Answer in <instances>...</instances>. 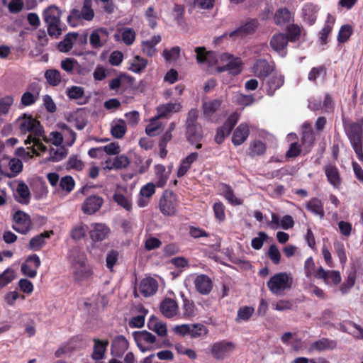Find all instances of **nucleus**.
Here are the masks:
<instances>
[{
	"mask_svg": "<svg viewBox=\"0 0 363 363\" xmlns=\"http://www.w3.org/2000/svg\"><path fill=\"white\" fill-rule=\"evenodd\" d=\"M195 52L199 63L206 62L210 67H215L217 72L228 71L230 74L237 75L242 70L241 60L228 53L207 52L204 47L196 48Z\"/></svg>",
	"mask_w": 363,
	"mask_h": 363,
	"instance_id": "1",
	"label": "nucleus"
},
{
	"mask_svg": "<svg viewBox=\"0 0 363 363\" xmlns=\"http://www.w3.org/2000/svg\"><path fill=\"white\" fill-rule=\"evenodd\" d=\"M19 129L22 133H29V135L25 140L26 145H31L33 153L40 155V152H44L47 147L40 140V136L43 135V128L39 121L31 116L24 114L17 120Z\"/></svg>",
	"mask_w": 363,
	"mask_h": 363,
	"instance_id": "2",
	"label": "nucleus"
},
{
	"mask_svg": "<svg viewBox=\"0 0 363 363\" xmlns=\"http://www.w3.org/2000/svg\"><path fill=\"white\" fill-rule=\"evenodd\" d=\"M67 259L75 283L82 284L91 278L93 270L88 264L87 257L84 251L77 247H73L69 251Z\"/></svg>",
	"mask_w": 363,
	"mask_h": 363,
	"instance_id": "3",
	"label": "nucleus"
},
{
	"mask_svg": "<svg viewBox=\"0 0 363 363\" xmlns=\"http://www.w3.org/2000/svg\"><path fill=\"white\" fill-rule=\"evenodd\" d=\"M345 132L357 157L359 160H363V120L349 124L345 128Z\"/></svg>",
	"mask_w": 363,
	"mask_h": 363,
	"instance_id": "4",
	"label": "nucleus"
},
{
	"mask_svg": "<svg viewBox=\"0 0 363 363\" xmlns=\"http://www.w3.org/2000/svg\"><path fill=\"white\" fill-rule=\"evenodd\" d=\"M61 11L55 6H50L43 11V18L50 36L58 38L62 34Z\"/></svg>",
	"mask_w": 363,
	"mask_h": 363,
	"instance_id": "5",
	"label": "nucleus"
},
{
	"mask_svg": "<svg viewBox=\"0 0 363 363\" xmlns=\"http://www.w3.org/2000/svg\"><path fill=\"white\" fill-rule=\"evenodd\" d=\"M211 356L218 362L224 361L230 357L236 350V344L230 340H222L213 342L210 346Z\"/></svg>",
	"mask_w": 363,
	"mask_h": 363,
	"instance_id": "6",
	"label": "nucleus"
},
{
	"mask_svg": "<svg viewBox=\"0 0 363 363\" xmlns=\"http://www.w3.org/2000/svg\"><path fill=\"white\" fill-rule=\"evenodd\" d=\"M293 277L286 272H280L274 274L267 282V286L271 292L276 295L283 294L285 290L291 288Z\"/></svg>",
	"mask_w": 363,
	"mask_h": 363,
	"instance_id": "7",
	"label": "nucleus"
},
{
	"mask_svg": "<svg viewBox=\"0 0 363 363\" xmlns=\"http://www.w3.org/2000/svg\"><path fill=\"white\" fill-rule=\"evenodd\" d=\"M22 169L23 163L19 159L2 157L0 159V181L4 177H16Z\"/></svg>",
	"mask_w": 363,
	"mask_h": 363,
	"instance_id": "8",
	"label": "nucleus"
},
{
	"mask_svg": "<svg viewBox=\"0 0 363 363\" xmlns=\"http://www.w3.org/2000/svg\"><path fill=\"white\" fill-rule=\"evenodd\" d=\"M160 209L165 216H172L177 207V196L172 191H165L160 200Z\"/></svg>",
	"mask_w": 363,
	"mask_h": 363,
	"instance_id": "9",
	"label": "nucleus"
},
{
	"mask_svg": "<svg viewBox=\"0 0 363 363\" xmlns=\"http://www.w3.org/2000/svg\"><path fill=\"white\" fill-rule=\"evenodd\" d=\"M189 279L193 280L196 291L202 295H208L213 289V282L206 274L191 275Z\"/></svg>",
	"mask_w": 363,
	"mask_h": 363,
	"instance_id": "10",
	"label": "nucleus"
},
{
	"mask_svg": "<svg viewBox=\"0 0 363 363\" xmlns=\"http://www.w3.org/2000/svg\"><path fill=\"white\" fill-rule=\"evenodd\" d=\"M91 7V0H84L81 11L74 9L71 11L70 15L67 17L68 22L71 23L72 19L82 18L86 21L92 20L94 16V12Z\"/></svg>",
	"mask_w": 363,
	"mask_h": 363,
	"instance_id": "11",
	"label": "nucleus"
},
{
	"mask_svg": "<svg viewBox=\"0 0 363 363\" xmlns=\"http://www.w3.org/2000/svg\"><path fill=\"white\" fill-rule=\"evenodd\" d=\"M161 313L167 318H172L179 315V308L175 299L166 297L160 303Z\"/></svg>",
	"mask_w": 363,
	"mask_h": 363,
	"instance_id": "12",
	"label": "nucleus"
},
{
	"mask_svg": "<svg viewBox=\"0 0 363 363\" xmlns=\"http://www.w3.org/2000/svg\"><path fill=\"white\" fill-rule=\"evenodd\" d=\"M14 223L13 228L21 234L27 233L31 227V221L29 216L23 211H17L13 215Z\"/></svg>",
	"mask_w": 363,
	"mask_h": 363,
	"instance_id": "13",
	"label": "nucleus"
},
{
	"mask_svg": "<svg viewBox=\"0 0 363 363\" xmlns=\"http://www.w3.org/2000/svg\"><path fill=\"white\" fill-rule=\"evenodd\" d=\"M109 32L105 28L94 29L89 37V43L93 48H102L108 40Z\"/></svg>",
	"mask_w": 363,
	"mask_h": 363,
	"instance_id": "14",
	"label": "nucleus"
},
{
	"mask_svg": "<svg viewBox=\"0 0 363 363\" xmlns=\"http://www.w3.org/2000/svg\"><path fill=\"white\" fill-rule=\"evenodd\" d=\"M238 118V115L235 113L230 115L223 125L217 130L215 140L218 144L222 143L225 138L230 133L233 127L237 123Z\"/></svg>",
	"mask_w": 363,
	"mask_h": 363,
	"instance_id": "15",
	"label": "nucleus"
},
{
	"mask_svg": "<svg viewBox=\"0 0 363 363\" xmlns=\"http://www.w3.org/2000/svg\"><path fill=\"white\" fill-rule=\"evenodd\" d=\"M111 230L108 225L101 223H94L91 224L89 235L91 239L94 242L102 241L106 239Z\"/></svg>",
	"mask_w": 363,
	"mask_h": 363,
	"instance_id": "16",
	"label": "nucleus"
},
{
	"mask_svg": "<svg viewBox=\"0 0 363 363\" xmlns=\"http://www.w3.org/2000/svg\"><path fill=\"white\" fill-rule=\"evenodd\" d=\"M156 186L154 183L149 182L141 187L137 201L139 207L144 208L150 203L152 196L155 193Z\"/></svg>",
	"mask_w": 363,
	"mask_h": 363,
	"instance_id": "17",
	"label": "nucleus"
},
{
	"mask_svg": "<svg viewBox=\"0 0 363 363\" xmlns=\"http://www.w3.org/2000/svg\"><path fill=\"white\" fill-rule=\"evenodd\" d=\"M155 340V336L146 330L140 332L135 337L137 345L143 352L150 350Z\"/></svg>",
	"mask_w": 363,
	"mask_h": 363,
	"instance_id": "18",
	"label": "nucleus"
},
{
	"mask_svg": "<svg viewBox=\"0 0 363 363\" xmlns=\"http://www.w3.org/2000/svg\"><path fill=\"white\" fill-rule=\"evenodd\" d=\"M221 104L222 100L220 99L203 100L201 107L203 116L207 120H212Z\"/></svg>",
	"mask_w": 363,
	"mask_h": 363,
	"instance_id": "19",
	"label": "nucleus"
},
{
	"mask_svg": "<svg viewBox=\"0 0 363 363\" xmlns=\"http://www.w3.org/2000/svg\"><path fill=\"white\" fill-rule=\"evenodd\" d=\"M288 40V37L286 35L282 33L275 34L271 39L270 45L281 57H285Z\"/></svg>",
	"mask_w": 363,
	"mask_h": 363,
	"instance_id": "20",
	"label": "nucleus"
},
{
	"mask_svg": "<svg viewBox=\"0 0 363 363\" xmlns=\"http://www.w3.org/2000/svg\"><path fill=\"white\" fill-rule=\"evenodd\" d=\"M315 277L323 279L328 285H337L341 281V276L337 271H326L323 267L316 271Z\"/></svg>",
	"mask_w": 363,
	"mask_h": 363,
	"instance_id": "21",
	"label": "nucleus"
},
{
	"mask_svg": "<svg viewBox=\"0 0 363 363\" xmlns=\"http://www.w3.org/2000/svg\"><path fill=\"white\" fill-rule=\"evenodd\" d=\"M104 200L98 196H91L86 198L82 204V211L85 214H93L98 211L103 205Z\"/></svg>",
	"mask_w": 363,
	"mask_h": 363,
	"instance_id": "22",
	"label": "nucleus"
},
{
	"mask_svg": "<svg viewBox=\"0 0 363 363\" xmlns=\"http://www.w3.org/2000/svg\"><path fill=\"white\" fill-rule=\"evenodd\" d=\"M158 289L157 281L152 277L144 278L140 283L139 291L145 296L154 295Z\"/></svg>",
	"mask_w": 363,
	"mask_h": 363,
	"instance_id": "23",
	"label": "nucleus"
},
{
	"mask_svg": "<svg viewBox=\"0 0 363 363\" xmlns=\"http://www.w3.org/2000/svg\"><path fill=\"white\" fill-rule=\"evenodd\" d=\"M257 21L255 19L247 21L245 25L240 26L236 30L228 33H225L223 36L226 37L228 35L230 38H236L238 37H242L245 35L252 33L254 32L257 27Z\"/></svg>",
	"mask_w": 363,
	"mask_h": 363,
	"instance_id": "24",
	"label": "nucleus"
},
{
	"mask_svg": "<svg viewBox=\"0 0 363 363\" xmlns=\"http://www.w3.org/2000/svg\"><path fill=\"white\" fill-rule=\"evenodd\" d=\"M40 89L37 84H32L29 90L23 94L21 99L22 106H29L34 104L39 99Z\"/></svg>",
	"mask_w": 363,
	"mask_h": 363,
	"instance_id": "25",
	"label": "nucleus"
},
{
	"mask_svg": "<svg viewBox=\"0 0 363 363\" xmlns=\"http://www.w3.org/2000/svg\"><path fill=\"white\" fill-rule=\"evenodd\" d=\"M324 172L328 182L334 188L339 189L341 186L342 179L337 167L334 164H328L324 167Z\"/></svg>",
	"mask_w": 363,
	"mask_h": 363,
	"instance_id": "26",
	"label": "nucleus"
},
{
	"mask_svg": "<svg viewBox=\"0 0 363 363\" xmlns=\"http://www.w3.org/2000/svg\"><path fill=\"white\" fill-rule=\"evenodd\" d=\"M116 41H122L126 45H132L135 39V32L130 28H121L117 30L114 34Z\"/></svg>",
	"mask_w": 363,
	"mask_h": 363,
	"instance_id": "27",
	"label": "nucleus"
},
{
	"mask_svg": "<svg viewBox=\"0 0 363 363\" xmlns=\"http://www.w3.org/2000/svg\"><path fill=\"white\" fill-rule=\"evenodd\" d=\"M274 69L272 65L266 60H258L252 67V72L257 77H266Z\"/></svg>",
	"mask_w": 363,
	"mask_h": 363,
	"instance_id": "28",
	"label": "nucleus"
},
{
	"mask_svg": "<svg viewBox=\"0 0 363 363\" xmlns=\"http://www.w3.org/2000/svg\"><path fill=\"white\" fill-rule=\"evenodd\" d=\"M127 131V125L125 121L116 118L110 123L111 135L116 139H121Z\"/></svg>",
	"mask_w": 363,
	"mask_h": 363,
	"instance_id": "29",
	"label": "nucleus"
},
{
	"mask_svg": "<svg viewBox=\"0 0 363 363\" xmlns=\"http://www.w3.org/2000/svg\"><path fill=\"white\" fill-rule=\"evenodd\" d=\"M113 201L118 205L127 211L132 208V201L130 195L125 190L118 189L113 196Z\"/></svg>",
	"mask_w": 363,
	"mask_h": 363,
	"instance_id": "30",
	"label": "nucleus"
},
{
	"mask_svg": "<svg viewBox=\"0 0 363 363\" xmlns=\"http://www.w3.org/2000/svg\"><path fill=\"white\" fill-rule=\"evenodd\" d=\"M335 22V18L328 14L323 28L319 32L318 40L321 45H325L328 42V37L330 34Z\"/></svg>",
	"mask_w": 363,
	"mask_h": 363,
	"instance_id": "31",
	"label": "nucleus"
},
{
	"mask_svg": "<svg viewBox=\"0 0 363 363\" xmlns=\"http://www.w3.org/2000/svg\"><path fill=\"white\" fill-rule=\"evenodd\" d=\"M250 130L247 124L241 123L235 130L232 142L235 145L242 144L248 138Z\"/></svg>",
	"mask_w": 363,
	"mask_h": 363,
	"instance_id": "32",
	"label": "nucleus"
},
{
	"mask_svg": "<svg viewBox=\"0 0 363 363\" xmlns=\"http://www.w3.org/2000/svg\"><path fill=\"white\" fill-rule=\"evenodd\" d=\"M181 108L182 105L179 102H170L159 106L157 111L158 117L164 118L171 113L179 112Z\"/></svg>",
	"mask_w": 363,
	"mask_h": 363,
	"instance_id": "33",
	"label": "nucleus"
},
{
	"mask_svg": "<svg viewBox=\"0 0 363 363\" xmlns=\"http://www.w3.org/2000/svg\"><path fill=\"white\" fill-rule=\"evenodd\" d=\"M198 157L199 155L197 152H192L183 159L177 170V177H182L184 176L190 169L191 164L197 160Z\"/></svg>",
	"mask_w": 363,
	"mask_h": 363,
	"instance_id": "34",
	"label": "nucleus"
},
{
	"mask_svg": "<svg viewBox=\"0 0 363 363\" xmlns=\"http://www.w3.org/2000/svg\"><path fill=\"white\" fill-rule=\"evenodd\" d=\"M147 326L150 330L154 331L161 337L166 336L167 333L166 324L162 321L158 320V318L155 316H152L149 319Z\"/></svg>",
	"mask_w": 363,
	"mask_h": 363,
	"instance_id": "35",
	"label": "nucleus"
},
{
	"mask_svg": "<svg viewBox=\"0 0 363 363\" xmlns=\"http://www.w3.org/2000/svg\"><path fill=\"white\" fill-rule=\"evenodd\" d=\"M16 197L17 201L23 204L29 203L30 193L28 186L23 182L19 181L16 188Z\"/></svg>",
	"mask_w": 363,
	"mask_h": 363,
	"instance_id": "36",
	"label": "nucleus"
},
{
	"mask_svg": "<svg viewBox=\"0 0 363 363\" xmlns=\"http://www.w3.org/2000/svg\"><path fill=\"white\" fill-rule=\"evenodd\" d=\"M94 350L91 354V357L96 361L102 359L106 351V347L108 345V340H99L97 339L94 340Z\"/></svg>",
	"mask_w": 363,
	"mask_h": 363,
	"instance_id": "37",
	"label": "nucleus"
},
{
	"mask_svg": "<svg viewBox=\"0 0 363 363\" xmlns=\"http://www.w3.org/2000/svg\"><path fill=\"white\" fill-rule=\"evenodd\" d=\"M53 234L52 230L45 231L44 233L33 237L29 242L30 250L36 251L40 250L45 243V239H48Z\"/></svg>",
	"mask_w": 363,
	"mask_h": 363,
	"instance_id": "38",
	"label": "nucleus"
},
{
	"mask_svg": "<svg viewBox=\"0 0 363 363\" xmlns=\"http://www.w3.org/2000/svg\"><path fill=\"white\" fill-rule=\"evenodd\" d=\"M307 209L312 213L318 216L320 219L323 218L325 211L323 202L317 199H311L306 204Z\"/></svg>",
	"mask_w": 363,
	"mask_h": 363,
	"instance_id": "39",
	"label": "nucleus"
},
{
	"mask_svg": "<svg viewBox=\"0 0 363 363\" xmlns=\"http://www.w3.org/2000/svg\"><path fill=\"white\" fill-rule=\"evenodd\" d=\"M336 347V342L334 340L328 339H320L311 345L310 351H323L325 350H333Z\"/></svg>",
	"mask_w": 363,
	"mask_h": 363,
	"instance_id": "40",
	"label": "nucleus"
},
{
	"mask_svg": "<svg viewBox=\"0 0 363 363\" xmlns=\"http://www.w3.org/2000/svg\"><path fill=\"white\" fill-rule=\"evenodd\" d=\"M77 34L75 33H69L67 34L61 42L58 44V50L62 52H69L73 47L77 40Z\"/></svg>",
	"mask_w": 363,
	"mask_h": 363,
	"instance_id": "41",
	"label": "nucleus"
},
{
	"mask_svg": "<svg viewBox=\"0 0 363 363\" xmlns=\"http://www.w3.org/2000/svg\"><path fill=\"white\" fill-rule=\"evenodd\" d=\"M161 40L160 35H155L151 40L142 43V50L148 56H152L156 52L155 45Z\"/></svg>",
	"mask_w": 363,
	"mask_h": 363,
	"instance_id": "42",
	"label": "nucleus"
},
{
	"mask_svg": "<svg viewBox=\"0 0 363 363\" xmlns=\"http://www.w3.org/2000/svg\"><path fill=\"white\" fill-rule=\"evenodd\" d=\"M284 84V77L281 74H276L273 75L268 81L267 89V94L272 96L274 91Z\"/></svg>",
	"mask_w": 363,
	"mask_h": 363,
	"instance_id": "43",
	"label": "nucleus"
},
{
	"mask_svg": "<svg viewBox=\"0 0 363 363\" xmlns=\"http://www.w3.org/2000/svg\"><path fill=\"white\" fill-rule=\"evenodd\" d=\"M161 117H158V115L152 118L149 124L146 126L145 133L150 137L156 136L162 129V124L159 121Z\"/></svg>",
	"mask_w": 363,
	"mask_h": 363,
	"instance_id": "44",
	"label": "nucleus"
},
{
	"mask_svg": "<svg viewBox=\"0 0 363 363\" xmlns=\"http://www.w3.org/2000/svg\"><path fill=\"white\" fill-rule=\"evenodd\" d=\"M180 296L183 300L182 310L184 318H191L196 315V308L194 303L189 300L183 292H180Z\"/></svg>",
	"mask_w": 363,
	"mask_h": 363,
	"instance_id": "45",
	"label": "nucleus"
},
{
	"mask_svg": "<svg viewBox=\"0 0 363 363\" xmlns=\"http://www.w3.org/2000/svg\"><path fill=\"white\" fill-rule=\"evenodd\" d=\"M49 157L47 161L58 162L63 160L67 155V150L62 146L51 147L49 151Z\"/></svg>",
	"mask_w": 363,
	"mask_h": 363,
	"instance_id": "46",
	"label": "nucleus"
},
{
	"mask_svg": "<svg viewBox=\"0 0 363 363\" xmlns=\"http://www.w3.org/2000/svg\"><path fill=\"white\" fill-rule=\"evenodd\" d=\"M155 172L157 179V186H164L169 178V173L166 171L165 167L162 164H157L155 167Z\"/></svg>",
	"mask_w": 363,
	"mask_h": 363,
	"instance_id": "47",
	"label": "nucleus"
},
{
	"mask_svg": "<svg viewBox=\"0 0 363 363\" xmlns=\"http://www.w3.org/2000/svg\"><path fill=\"white\" fill-rule=\"evenodd\" d=\"M317 6L313 4H306L303 9V15L304 19L312 25L316 20Z\"/></svg>",
	"mask_w": 363,
	"mask_h": 363,
	"instance_id": "48",
	"label": "nucleus"
},
{
	"mask_svg": "<svg viewBox=\"0 0 363 363\" xmlns=\"http://www.w3.org/2000/svg\"><path fill=\"white\" fill-rule=\"evenodd\" d=\"M87 230L88 228L85 224H76L70 231V236L74 240H79L86 236Z\"/></svg>",
	"mask_w": 363,
	"mask_h": 363,
	"instance_id": "49",
	"label": "nucleus"
},
{
	"mask_svg": "<svg viewBox=\"0 0 363 363\" xmlns=\"http://www.w3.org/2000/svg\"><path fill=\"white\" fill-rule=\"evenodd\" d=\"M266 150L265 145L260 140L252 141L248 149V155L251 157L261 155Z\"/></svg>",
	"mask_w": 363,
	"mask_h": 363,
	"instance_id": "50",
	"label": "nucleus"
},
{
	"mask_svg": "<svg viewBox=\"0 0 363 363\" xmlns=\"http://www.w3.org/2000/svg\"><path fill=\"white\" fill-rule=\"evenodd\" d=\"M147 65V61L145 59L140 56H135L130 61V69L135 73L140 72L146 67Z\"/></svg>",
	"mask_w": 363,
	"mask_h": 363,
	"instance_id": "51",
	"label": "nucleus"
},
{
	"mask_svg": "<svg viewBox=\"0 0 363 363\" xmlns=\"http://www.w3.org/2000/svg\"><path fill=\"white\" fill-rule=\"evenodd\" d=\"M40 138H43L45 142L50 143L55 146H61L64 140L62 133H59L57 131L51 132L49 136H47L43 133V135L40 136Z\"/></svg>",
	"mask_w": 363,
	"mask_h": 363,
	"instance_id": "52",
	"label": "nucleus"
},
{
	"mask_svg": "<svg viewBox=\"0 0 363 363\" xmlns=\"http://www.w3.org/2000/svg\"><path fill=\"white\" fill-rule=\"evenodd\" d=\"M291 18V13L286 9H279L274 15V21L277 25H284Z\"/></svg>",
	"mask_w": 363,
	"mask_h": 363,
	"instance_id": "53",
	"label": "nucleus"
},
{
	"mask_svg": "<svg viewBox=\"0 0 363 363\" xmlns=\"http://www.w3.org/2000/svg\"><path fill=\"white\" fill-rule=\"evenodd\" d=\"M222 191V194L223 195L225 199L232 205L238 206L242 203V200L235 196L233 190L230 189V186L226 185L223 186Z\"/></svg>",
	"mask_w": 363,
	"mask_h": 363,
	"instance_id": "54",
	"label": "nucleus"
},
{
	"mask_svg": "<svg viewBox=\"0 0 363 363\" xmlns=\"http://www.w3.org/2000/svg\"><path fill=\"white\" fill-rule=\"evenodd\" d=\"M47 82L52 86H57L61 82V74L57 69H48L45 73Z\"/></svg>",
	"mask_w": 363,
	"mask_h": 363,
	"instance_id": "55",
	"label": "nucleus"
},
{
	"mask_svg": "<svg viewBox=\"0 0 363 363\" xmlns=\"http://www.w3.org/2000/svg\"><path fill=\"white\" fill-rule=\"evenodd\" d=\"M208 333V330L202 324H191L189 336L192 338H197L201 336H204Z\"/></svg>",
	"mask_w": 363,
	"mask_h": 363,
	"instance_id": "56",
	"label": "nucleus"
},
{
	"mask_svg": "<svg viewBox=\"0 0 363 363\" xmlns=\"http://www.w3.org/2000/svg\"><path fill=\"white\" fill-rule=\"evenodd\" d=\"M14 101L12 96H6L0 99V117L6 116Z\"/></svg>",
	"mask_w": 363,
	"mask_h": 363,
	"instance_id": "57",
	"label": "nucleus"
},
{
	"mask_svg": "<svg viewBox=\"0 0 363 363\" xmlns=\"http://www.w3.org/2000/svg\"><path fill=\"white\" fill-rule=\"evenodd\" d=\"M16 277L14 270L8 268L0 274V288L11 283Z\"/></svg>",
	"mask_w": 363,
	"mask_h": 363,
	"instance_id": "58",
	"label": "nucleus"
},
{
	"mask_svg": "<svg viewBox=\"0 0 363 363\" xmlns=\"http://www.w3.org/2000/svg\"><path fill=\"white\" fill-rule=\"evenodd\" d=\"M254 313V308L250 306H244L240 308L238 311L236 318L237 322L248 320Z\"/></svg>",
	"mask_w": 363,
	"mask_h": 363,
	"instance_id": "59",
	"label": "nucleus"
},
{
	"mask_svg": "<svg viewBox=\"0 0 363 363\" xmlns=\"http://www.w3.org/2000/svg\"><path fill=\"white\" fill-rule=\"evenodd\" d=\"M130 164L129 158L125 155H119L113 158V166L115 170L125 169Z\"/></svg>",
	"mask_w": 363,
	"mask_h": 363,
	"instance_id": "60",
	"label": "nucleus"
},
{
	"mask_svg": "<svg viewBox=\"0 0 363 363\" xmlns=\"http://www.w3.org/2000/svg\"><path fill=\"white\" fill-rule=\"evenodd\" d=\"M63 138L65 144L68 146H72L76 140V133L66 125L62 126Z\"/></svg>",
	"mask_w": 363,
	"mask_h": 363,
	"instance_id": "61",
	"label": "nucleus"
},
{
	"mask_svg": "<svg viewBox=\"0 0 363 363\" xmlns=\"http://www.w3.org/2000/svg\"><path fill=\"white\" fill-rule=\"evenodd\" d=\"M180 54V48L178 46L174 47L170 50H164L162 55L167 62H172L177 60Z\"/></svg>",
	"mask_w": 363,
	"mask_h": 363,
	"instance_id": "62",
	"label": "nucleus"
},
{
	"mask_svg": "<svg viewBox=\"0 0 363 363\" xmlns=\"http://www.w3.org/2000/svg\"><path fill=\"white\" fill-rule=\"evenodd\" d=\"M79 66V64L74 58H66L61 62V67L68 73H72Z\"/></svg>",
	"mask_w": 363,
	"mask_h": 363,
	"instance_id": "63",
	"label": "nucleus"
},
{
	"mask_svg": "<svg viewBox=\"0 0 363 363\" xmlns=\"http://www.w3.org/2000/svg\"><path fill=\"white\" fill-rule=\"evenodd\" d=\"M67 94L69 99H81L84 95V89L78 86H72L67 89Z\"/></svg>",
	"mask_w": 363,
	"mask_h": 363,
	"instance_id": "64",
	"label": "nucleus"
}]
</instances>
